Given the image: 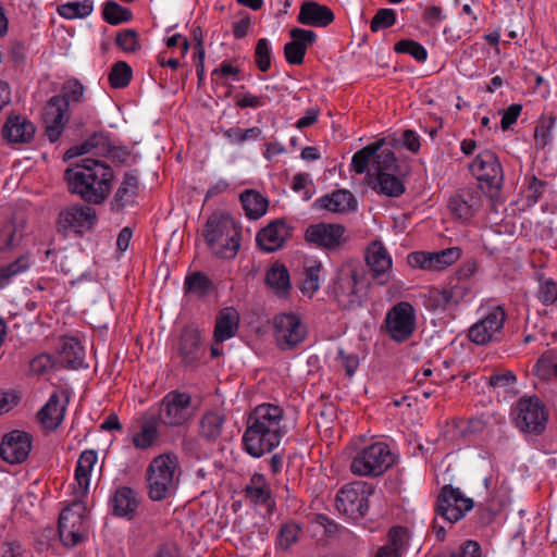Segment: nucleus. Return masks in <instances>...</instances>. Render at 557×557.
Listing matches in <instances>:
<instances>
[{
	"instance_id": "51",
	"label": "nucleus",
	"mask_w": 557,
	"mask_h": 557,
	"mask_svg": "<svg viewBox=\"0 0 557 557\" xmlns=\"http://www.w3.org/2000/svg\"><path fill=\"white\" fill-rule=\"evenodd\" d=\"M22 237L13 222L5 223L0 230V252H8L17 247Z\"/></svg>"
},
{
	"instance_id": "52",
	"label": "nucleus",
	"mask_w": 557,
	"mask_h": 557,
	"mask_svg": "<svg viewBox=\"0 0 557 557\" xmlns=\"http://www.w3.org/2000/svg\"><path fill=\"white\" fill-rule=\"evenodd\" d=\"M546 186L547 183L545 181L537 178L535 175L527 177V185L525 188L523 189V193L525 196L527 205L529 207H532L535 203H537L543 193L545 191Z\"/></svg>"
},
{
	"instance_id": "30",
	"label": "nucleus",
	"mask_w": 557,
	"mask_h": 557,
	"mask_svg": "<svg viewBox=\"0 0 557 557\" xmlns=\"http://www.w3.org/2000/svg\"><path fill=\"white\" fill-rule=\"evenodd\" d=\"M479 200L478 193L462 189L449 199L448 208L456 218L468 220L478 210Z\"/></svg>"
},
{
	"instance_id": "39",
	"label": "nucleus",
	"mask_w": 557,
	"mask_h": 557,
	"mask_svg": "<svg viewBox=\"0 0 557 557\" xmlns=\"http://www.w3.org/2000/svg\"><path fill=\"white\" fill-rule=\"evenodd\" d=\"M240 201L246 215L253 220H257L265 214L269 206L268 199L253 189H247L242 193Z\"/></svg>"
},
{
	"instance_id": "36",
	"label": "nucleus",
	"mask_w": 557,
	"mask_h": 557,
	"mask_svg": "<svg viewBox=\"0 0 557 557\" xmlns=\"http://www.w3.org/2000/svg\"><path fill=\"white\" fill-rule=\"evenodd\" d=\"M369 185L377 193L387 197H400L405 190L403 181L393 173H383L372 180H368Z\"/></svg>"
},
{
	"instance_id": "26",
	"label": "nucleus",
	"mask_w": 557,
	"mask_h": 557,
	"mask_svg": "<svg viewBox=\"0 0 557 557\" xmlns=\"http://www.w3.org/2000/svg\"><path fill=\"white\" fill-rule=\"evenodd\" d=\"M334 18V13L329 7L313 0L302 2L297 17L300 24L313 27H326Z\"/></svg>"
},
{
	"instance_id": "49",
	"label": "nucleus",
	"mask_w": 557,
	"mask_h": 557,
	"mask_svg": "<svg viewBox=\"0 0 557 557\" xmlns=\"http://www.w3.org/2000/svg\"><path fill=\"white\" fill-rule=\"evenodd\" d=\"M132 11L114 1H108L103 8V18L111 25H117L132 20Z\"/></svg>"
},
{
	"instance_id": "25",
	"label": "nucleus",
	"mask_w": 557,
	"mask_h": 557,
	"mask_svg": "<svg viewBox=\"0 0 557 557\" xmlns=\"http://www.w3.org/2000/svg\"><path fill=\"white\" fill-rule=\"evenodd\" d=\"M178 352L186 367H197L203 350L201 335L196 327L187 326L183 330L180 339Z\"/></svg>"
},
{
	"instance_id": "10",
	"label": "nucleus",
	"mask_w": 557,
	"mask_h": 557,
	"mask_svg": "<svg viewBox=\"0 0 557 557\" xmlns=\"http://www.w3.org/2000/svg\"><path fill=\"white\" fill-rule=\"evenodd\" d=\"M373 493L372 485L356 481L344 485L336 495V508L351 519L362 518L369 508V496Z\"/></svg>"
},
{
	"instance_id": "17",
	"label": "nucleus",
	"mask_w": 557,
	"mask_h": 557,
	"mask_svg": "<svg viewBox=\"0 0 557 557\" xmlns=\"http://www.w3.org/2000/svg\"><path fill=\"white\" fill-rule=\"evenodd\" d=\"M190 396L187 393L171 392L161 401L158 422L180 426L190 418Z\"/></svg>"
},
{
	"instance_id": "5",
	"label": "nucleus",
	"mask_w": 557,
	"mask_h": 557,
	"mask_svg": "<svg viewBox=\"0 0 557 557\" xmlns=\"http://www.w3.org/2000/svg\"><path fill=\"white\" fill-rule=\"evenodd\" d=\"M180 473L176 455L169 453L153 458L147 469L149 498L160 502L173 495L178 484Z\"/></svg>"
},
{
	"instance_id": "40",
	"label": "nucleus",
	"mask_w": 557,
	"mask_h": 557,
	"mask_svg": "<svg viewBox=\"0 0 557 557\" xmlns=\"http://www.w3.org/2000/svg\"><path fill=\"white\" fill-rule=\"evenodd\" d=\"M398 169L397 159L395 153L389 149H383L382 151H376L373 156L372 169L368 171L367 178L372 180L377 176H381L383 173H393Z\"/></svg>"
},
{
	"instance_id": "55",
	"label": "nucleus",
	"mask_w": 557,
	"mask_h": 557,
	"mask_svg": "<svg viewBox=\"0 0 557 557\" xmlns=\"http://www.w3.org/2000/svg\"><path fill=\"white\" fill-rule=\"evenodd\" d=\"M322 265L320 263L306 268L305 278L301 283V292L308 296H312L320 286V273Z\"/></svg>"
},
{
	"instance_id": "29",
	"label": "nucleus",
	"mask_w": 557,
	"mask_h": 557,
	"mask_svg": "<svg viewBox=\"0 0 557 557\" xmlns=\"http://www.w3.org/2000/svg\"><path fill=\"white\" fill-rule=\"evenodd\" d=\"M314 206L331 212L342 213L355 211L358 207V202L351 191L347 189H336L317 199Z\"/></svg>"
},
{
	"instance_id": "37",
	"label": "nucleus",
	"mask_w": 557,
	"mask_h": 557,
	"mask_svg": "<svg viewBox=\"0 0 557 557\" xmlns=\"http://www.w3.org/2000/svg\"><path fill=\"white\" fill-rule=\"evenodd\" d=\"M138 190V178L134 173H126L123 177L121 185L119 186L113 201L112 207L115 210H122L126 206L132 205L135 201V197Z\"/></svg>"
},
{
	"instance_id": "53",
	"label": "nucleus",
	"mask_w": 557,
	"mask_h": 557,
	"mask_svg": "<svg viewBox=\"0 0 557 557\" xmlns=\"http://www.w3.org/2000/svg\"><path fill=\"white\" fill-rule=\"evenodd\" d=\"M394 50L397 53H407L414 58L418 62H424L428 59L426 49L412 39H403L396 42Z\"/></svg>"
},
{
	"instance_id": "9",
	"label": "nucleus",
	"mask_w": 557,
	"mask_h": 557,
	"mask_svg": "<svg viewBox=\"0 0 557 557\" xmlns=\"http://www.w3.org/2000/svg\"><path fill=\"white\" fill-rule=\"evenodd\" d=\"M470 171L480 182L481 188L492 198L499 194L504 172L498 158L492 150L481 151L470 163Z\"/></svg>"
},
{
	"instance_id": "23",
	"label": "nucleus",
	"mask_w": 557,
	"mask_h": 557,
	"mask_svg": "<svg viewBox=\"0 0 557 557\" xmlns=\"http://www.w3.org/2000/svg\"><path fill=\"white\" fill-rule=\"evenodd\" d=\"M35 133L33 122L20 114L9 115L1 129L2 137L10 144H28Z\"/></svg>"
},
{
	"instance_id": "27",
	"label": "nucleus",
	"mask_w": 557,
	"mask_h": 557,
	"mask_svg": "<svg viewBox=\"0 0 557 557\" xmlns=\"http://www.w3.org/2000/svg\"><path fill=\"white\" fill-rule=\"evenodd\" d=\"M98 454L94 449L84 450L76 465L74 488L75 498L84 499L89 491L90 472L97 462Z\"/></svg>"
},
{
	"instance_id": "28",
	"label": "nucleus",
	"mask_w": 557,
	"mask_h": 557,
	"mask_svg": "<svg viewBox=\"0 0 557 557\" xmlns=\"http://www.w3.org/2000/svg\"><path fill=\"white\" fill-rule=\"evenodd\" d=\"M111 506L115 516L132 520L139 506L138 493L128 486H121L114 492Z\"/></svg>"
},
{
	"instance_id": "33",
	"label": "nucleus",
	"mask_w": 557,
	"mask_h": 557,
	"mask_svg": "<svg viewBox=\"0 0 557 557\" xmlns=\"http://www.w3.org/2000/svg\"><path fill=\"white\" fill-rule=\"evenodd\" d=\"M408 532L404 527H393L387 533V542L381 546L374 557H403L407 549Z\"/></svg>"
},
{
	"instance_id": "20",
	"label": "nucleus",
	"mask_w": 557,
	"mask_h": 557,
	"mask_svg": "<svg viewBox=\"0 0 557 557\" xmlns=\"http://www.w3.org/2000/svg\"><path fill=\"white\" fill-rule=\"evenodd\" d=\"M461 255L457 247L447 248L437 252L414 251L408 255V264L428 271H440L456 262Z\"/></svg>"
},
{
	"instance_id": "62",
	"label": "nucleus",
	"mask_w": 557,
	"mask_h": 557,
	"mask_svg": "<svg viewBox=\"0 0 557 557\" xmlns=\"http://www.w3.org/2000/svg\"><path fill=\"white\" fill-rule=\"evenodd\" d=\"M539 299L545 306L557 301V285L553 280H546L541 284Z\"/></svg>"
},
{
	"instance_id": "42",
	"label": "nucleus",
	"mask_w": 557,
	"mask_h": 557,
	"mask_svg": "<svg viewBox=\"0 0 557 557\" xmlns=\"http://www.w3.org/2000/svg\"><path fill=\"white\" fill-rule=\"evenodd\" d=\"M158 423V419L154 416L144 420L139 432L133 436V444L136 448L147 449L153 445L159 435Z\"/></svg>"
},
{
	"instance_id": "50",
	"label": "nucleus",
	"mask_w": 557,
	"mask_h": 557,
	"mask_svg": "<svg viewBox=\"0 0 557 557\" xmlns=\"http://www.w3.org/2000/svg\"><path fill=\"white\" fill-rule=\"evenodd\" d=\"M223 135L231 144L242 145L248 140H258L262 135L261 128L253 126L250 128L230 127L223 132Z\"/></svg>"
},
{
	"instance_id": "56",
	"label": "nucleus",
	"mask_w": 557,
	"mask_h": 557,
	"mask_svg": "<svg viewBox=\"0 0 557 557\" xmlns=\"http://www.w3.org/2000/svg\"><path fill=\"white\" fill-rule=\"evenodd\" d=\"M271 47L265 38L258 40L255 49V62L261 72H267L271 66Z\"/></svg>"
},
{
	"instance_id": "63",
	"label": "nucleus",
	"mask_w": 557,
	"mask_h": 557,
	"mask_svg": "<svg viewBox=\"0 0 557 557\" xmlns=\"http://www.w3.org/2000/svg\"><path fill=\"white\" fill-rule=\"evenodd\" d=\"M337 360L345 369L348 376H352L359 367V358L355 354H347L344 349L338 350Z\"/></svg>"
},
{
	"instance_id": "48",
	"label": "nucleus",
	"mask_w": 557,
	"mask_h": 557,
	"mask_svg": "<svg viewBox=\"0 0 557 557\" xmlns=\"http://www.w3.org/2000/svg\"><path fill=\"white\" fill-rule=\"evenodd\" d=\"M133 76L132 67L124 61L116 62L109 73V83L112 88H125Z\"/></svg>"
},
{
	"instance_id": "11",
	"label": "nucleus",
	"mask_w": 557,
	"mask_h": 557,
	"mask_svg": "<svg viewBox=\"0 0 557 557\" xmlns=\"http://www.w3.org/2000/svg\"><path fill=\"white\" fill-rule=\"evenodd\" d=\"M515 414L517 428L534 434L544 431L548 418L544 404L535 396L520 398Z\"/></svg>"
},
{
	"instance_id": "14",
	"label": "nucleus",
	"mask_w": 557,
	"mask_h": 557,
	"mask_svg": "<svg viewBox=\"0 0 557 557\" xmlns=\"http://www.w3.org/2000/svg\"><path fill=\"white\" fill-rule=\"evenodd\" d=\"M473 506V499L466 497L459 488L445 485L438 495L435 510L445 520L454 523L462 519Z\"/></svg>"
},
{
	"instance_id": "38",
	"label": "nucleus",
	"mask_w": 557,
	"mask_h": 557,
	"mask_svg": "<svg viewBox=\"0 0 557 557\" xmlns=\"http://www.w3.org/2000/svg\"><path fill=\"white\" fill-rule=\"evenodd\" d=\"M84 348L76 338H65L60 350V362L69 369H78L84 364Z\"/></svg>"
},
{
	"instance_id": "6",
	"label": "nucleus",
	"mask_w": 557,
	"mask_h": 557,
	"mask_svg": "<svg viewBox=\"0 0 557 557\" xmlns=\"http://www.w3.org/2000/svg\"><path fill=\"white\" fill-rule=\"evenodd\" d=\"M370 281L362 269L346 267L338 271L332 295L341 309L355 310L366 301Z\"/></svg>"
},
{
	"instance_id": "24",
	"label": "nucleus",
	"mask_w": 557,
	"mask_h": 557,
	"mask_svg": "<svg viewBox=\"0 0 557 557\" xmlns=\"http://www.w3.org/2000/svg\"><path fill=\"white\" fill-rule=\"evenodd\" d=\"M366 261L370 268L372 278L379 284L384 285L389 280L392 259L380 243H373L367 250Z\"/></svg>"
},
{
	"instance_id": "1",
	"label": "nucleus",
	"mask_w": 557,
	"mask_h": 557,
	"mask_svg": "<svg viewBox=\"0 0 557 557\" xmlns=\"http://www.w3.org/2000/svg\"><path fill=\"white\" fill-rule=\"evenodd\" d=\"M284 410L274 404H261L248 416L243 434L245 451L260 458L276 448L286 433L282 422Z\"/></svg>"
},
{
	"instance_id": "15",
	"label": "nucleus",
	"mask_w": 557,
	"mask_h": 557,
	"mask_svg": "<svg viewBox=\"0 0 557 557\" xmlns=\"http://www.w3.org/2000/svg\"><path fill=\"white\" fill-rule=\"evenodd\" d=\"M96 210L89 206L72 205L64 208L58 218V230L62 233L75 232L83 234L95 227Z\"/></svg>"
},
{
	"instance_id": "8",
	"label": "nucleus",
	"mask_w": 557,
	"mask_h": 557,
	"mask_svg": "<svg viewBox=\"0 0 557 557\" xmlns=\"http://www.w3.org/2000/svg\"><path fill=\"white\" fill-rule=\"evenodd\" d=\"M394 463V456L387 444L377 442L364 447L352 458L350 470L360 476H379Z\"/></svg>"
},
{
	"instance_id": "4",
	"label": "nucleus",
	"mask_w": 557,
	"mask_h": 557,
	"mask_svg": "<svg viewBox=\"0 0 557 557\" xmlns=\"http://www.w3.org/2000/svg\"><path fill=\"white\" fill-rule=\"evenodd\" d=\"M212 252L222 259H233L239 249L240 230L233 219L222 213L212 214L202 233Z\"/></svg>"
},
{
	"instance_id": "45",
	"label": "nucleus",
	"mask_w": 557,
	"mask_h": 557,
	"mask_svg": "<svg viewBox=\"0 0 557 557\" xmlns=\"http://www.w3.org/2000/svg\"><path fill=\"white\" fill-rule=\"evenodd\" d=\"M212 282L201 272H195L188 275L184 283L185 293L194 294L198 297L208 295L212 290Z\"/></svg>"
},
{
	"instance_id": "21",
	"label": "nucleus",
	"mask_w": 557,
	"mask_h": 557,
	"mask_svg": "<svg viewBox=\"0 0 557 557\" xmlns=\"http://www.w3.org/2000/svg\"><path fill=\"white\" fill-rule=\"evenodd\" d=\"M293 230L284 219H276L258 232L257 244L263 251L274 252L284 247L292 237Z\"/></svg>"
},
{
	"instance_id": "3",
	"label": "nucleus",
	"mask_w": 557,
	"mask_h": 557,
	"mask_svg": "<svg viewBox=\"0 0 557 557\" xmlns=\"http://www.w3.org/2000/svg\"><path fill=\"white\" fill-rule=\"evenodd\" d=\"M85 86L77 78L66 79L59 95L52 96L46 103L42 112L45 132L51 143L57 141L62 135L66 123L70 121V107L79 104L85 99Z\"/></svg>"
},
{
	"instance_id": "54",
	"label": "nucleus",
	"mask_w": 557,
	"mask_h": 557,
	"mask_svg": "<svg viewBox=\"0 0 557 557\" xmlns=\"http://www.w3.org/2000/svg\"><path fill=\"white\" fill-rule=\"evenodd\" d=\"M555 125V117H541L534 129L535 144L540 148H545L552 141V129Z\"/></svg>"
},
{
	"instance_id": "12",
	"label": "nucleus",
	"mask_w": 557,
	"mask_h": 557,
	"mask_svg": "<svg viewBox=\"0 0 557 557\" xmlns=\"http://www.w3.org/2000/svg\"><path fill=\"white\" fill-rule=\"evenodd\" d=\"M385 323L387 334L393 341L406 342L416 330V310L411 304L400 301L387 311Z\"/></svg>"
},
{
	"instance_id": "57",
	"label": "nucleus",
	"mask_w": 557,
	"mask_h": 557,
	"mask_svg": "<svg viewBox=\"0 0 557 557\" xmlns=\"http://www.w3.org/2000/svg\"><path fill=\"white\" fill-rule=\"evenodd\" d=\"M115 44L125 52H136L140 48L138 33L134 29L119 32Z\"/></svg>"
},
{
	"instance_id": "22",
	"label": "nucleus",
	"mask_w": 557,
	"mask_h": 557,
	"mask_svg": "<svg viewBox=\"0 0 557 557\" xmlns=\"http://www.w3.org/2000/svg\"><path fill=\"white\" fill-rule=\"evenodd\" d=\"M289 36L292 41L284 46L285 59L289 64H302L307 49L315 41L317 35L313 30L295 27Z\"/></svg>"
},
{
	"instance_id": "13",
	"label": "nucleus",
	"mask_w": 557,
	"mask_h": 557,
	"mask_svg": "<svg viewBox=\"0 0 557 557\" xmlns=\"http://www.w3.org/2000/svg\"><path fill=\"white\" fill-rule=\"evenodd\" d=\"M507 314L500 306H493L471 325L468 331L469 339L476 345H486L496 338L506 322Z\"/></svg>"
},
{
	"instance_id": "44",
	"label": "nucleus",
	"mask_w": 557,
	"mask_h": 557,
	"mask_svg": "<svg viewBox=\"0 0 557 557\" xmlns=\"http://www.w3.org/2000/svg\"><path fill=\"white\" fill-rule=\"evenodd\" d=\"M265 283L277 294H286L290 287L287 268L280 262L273 263L265 274Z\"/></svg>"
},
{
	"instance_id": "41",
	"label": "nucleus",
	"mask_w": 557,
	"mask_h": 557,
	"mask_svg": "<svg viewBox=\"0 0 557 557\" xmlns=\"http://www.w3.org/2000/svg\"><path fill=\"white\" fill-rule=\"evenodd\" d=\"M32 260L28 253L21 255L14 261L0 265V289L9 286L13 278L30 269Z\"/></svg>"
},
{
	"instance_id": "35",
	"label": "nucleus",
	"mask_w": 557,
	"mask_h": 557,
	"mask_svg": "<svg viewBox=\"0 0 557 557\" xmlns=\"http://www.w3.org/2000/svg\"><path fill=\"white\" fill-rule=\"evenodd\" d=\"M225 416L220 411H208L200 420L199 434L210 443H215L222 435Z\"/></svg>"
},
{
	"instance_id": "19",
	"label": "nucleus",
	"mask_w": 557,
	"mask_h": 557,
	"mask_svg": "<svg viewBox=\"0 0 557 557\" xmlns=\"http://www.w3.org/2000/svg\"><path fill=\"white\" fill-rule=\"evenodd\" d=\"M32 449V436L27 432L14 430L5 434L0 445L2 460L11 465L22 463Z\"/></svg>"
},
{
	"instance_id": "16",
	"label": "nucleus",
	"mask_w": 557,
	"mask_h": 557,
	"mask_svg": "<svg viewBox=\"0 0 557 557\" xmlns=\"http://www.w3.org/2000/svg\"><path fill=\"white\" fill-rule=\"evenodd\" d=\"M274 337L277 346L283 349H292L306 337V327L301 320L294 313H281L274 318Z\"/></svg>"
},
{
	"instance_id": "32",
	"label": "nucleus",
	"mask_w": 557,
	"mask_h": 557,
	"mask_svg": "<svg viewBox=\"0 0 557 557\" xmlns=\"http://www.w3.org/2000/svg\"><path fill=\"white\" fill-rule=\"evenodd\" d=\"M67 403V396L65 397V404H61L59 394H51L47 404L38 412V419L41 424L46 429L55 430L64 419Z\"/></svg>"
},
{
	"instance_id": "31",
	"label": "nucleus",
	"mask_w": 557,
	"mask_h": 557,
	"mask_svg": "<svg viewBox=\"0 0 557 557\" xmlns=\"http://www.w3.org/2000/svg\"><path fill=\"white\" fill-rule=\"evenodd\" d=\"M110 147L109 137L103 132H96L84 143L71 147L65 152L64 160L67 161L89 152H94L99 156L107 154L110 151Z\"/></svg>"
},
{
	"instance_id": "58",
	"label": "nucleus",
	"mask_w": 557,
	"mask_h": 557,
	"mask_svg": "<svg viewBox=\"0 0 557 557\" xmlns=\"http://www.w3.org/2000/svg\"><path fill=\"white\" fill-rule=\"evenodd\" d=\"M396 22V13L393 9H380L370 23L373 33L393 26Z\"/></svg>"
},
{
	"instance_id": "47",
	"label": "nucleus",
	"mask_w": 557,
	"mask_h": 557,
	"mask_svg": "<svg viewBox=\"0 0 557 557\" xmlns=\"http://www.w3.org/2000/svg\"><path fill=\"white\" fill-rule=\"evenodd\" d=\"M382 141L369 145L357 151L351 159V168L357 174H362L368 169L370 162H373V156L380 150Z\"/></svg>"
},
{
	"instance_id": "34",
	"label": "nucleus",
	"mask_w": 557,
	"mask_h": 557,
	"mask_svg": "<svg viewBox=\"0 0 557 557\" xmlns=\"http://www.w3.org/2000/svg\"><path fill=\"white\" fill-rule=\"evenodd\" d=\"M239 317L235 309H222L215 319L213 337L215 342H225L234 337L238 330Z\"/></svg>"
},
{
	"instance_id": "59",
	"label": "nucleus",
	"mask_w": 557,
	"mask_h": 557,
	"mask_svg": "<svg viewBox=\"0 0 557 557\" xmlns=\"http://www.w3.org/2000/svg\"><path fill=\"white\" fill-rule=\"evenodd\" d=\"M300 531V527L294 522L283 524L278 536L280 547L288 549L295 542H297Z\"/></svg>"
},
{
	"instance_id": "43",
	"label": "nucleus",
	"mask_w": 557,
	"mask_h": 557,
	"mask_svg": "<svg viewBox=\"0 0 557 557\" xmlns=\"http://www.w3.org/2000/svg\"><path fill=\"white\" fill-rule=\"evenodd\" d=\"M246 497L256 505L267 504L270 499V486L263 474L255 473L245 488Z\"/></svg>"
},
{
	"instance_id": "46",
	"label": "nucleus",
	"mask_w": 557,
	"mask_h": 557,
	"mask_svg": "<svg viewBox=\"0 0 557 557\" xmlns=\"http://www.w3.org/2000/svg\"><path fill=\"white\" fill-rule=\"evenodd\" d=\"M94 10L92 1L83 0L76 2H67L58 7V13L67 20L84 18L91 14Z\"/></svg>"
},
{
	"instance_id": "61",
	"label": "nucleus",
	"mask_w": 557,
	"mask_h": 557,
	"mask_svg": "<svg viewBox=\"0 0 557 557\" xmlns=\"http://www.w3.org/2000/svg\"><path fill=\"white\" fill-rule=\"evenodd\" d=\"M444 290L450 307L460 304L470 293V288L465 282H458L449 288H444Z\"/></svg>"
},
{
	"instance_id": "7",
	"label": "nucleus",
	"mask_w": 557,
	"mask_h": 557,
	"mask_svg": "<svg viewBox=\"0 0 557 557\" xmlns=\"http://www.w3.org/2000/svg\"><path fill=\"white\" fill-rule=\"evenodd\" d=\"M84 499L74 498L59 517V536L66 547H74L87 539L88 523Z\"/></svg>"
},
{
	"instance_id": "18",
	"label": "nucleus",
	"mask_w": 557,
	"mask_h": 557,
	"mask_svg": "<svg viewBox=\"0 0 557 557\" xmlns=\"http://www.w3.org/2000/svg\"><path fill=\"white\" fill-rule=\"evenodd\" d=\"M345 232L342 224L321 222L309 225L305 238L319 248L335 250L345 242Z\"/></svg>"
},
{
	"instance_id": "64",
	"label": "nucleus",
	"mask_w": 557,
	"mask_h": 557,
	"mask_svg": "<svg viewBox=\"0 0 557 557\" xmlns=\"http://www.w3.org/2000/svg\"><path fill=\"white\" fill-rule=\"evenodd\" d=\"M235 103L240 109L246 108H260L264 104L263 97L262 96H256L250 92L245 94H236L235 97Z\"/></svg>"
},
{
	"instance_id": "2",
	"label": "nucleus",
	"mask_w": 557,
	"mask_h": 557,
	"mask_svg": "<svg viewBox=\"0 0 557 557\" xmlns=\"http://www.w3.org/2000/svg\"><path fill=\"white\" fill-rule=\"evenodd\" d=\"M113 178L112 168L92 158H85L64 172L69 191L94 205H100L108 198Z\"/></svg>"
},
{
	"instance_id": "60",
	"label": "nucleus",
	"mask_w": 557,
	"mask_h": 557,
	"mask_svg": "<svg viewBox=\"0 0 557 557\" xmlns=\"http://www.w3.org/2000/svg\"><path fill=\"white\" fill-rule=\"evenodd\" d=\"M24 548L13 535L7 534L0 541V557H23Z\"/></svg>"
}]
</instances>
